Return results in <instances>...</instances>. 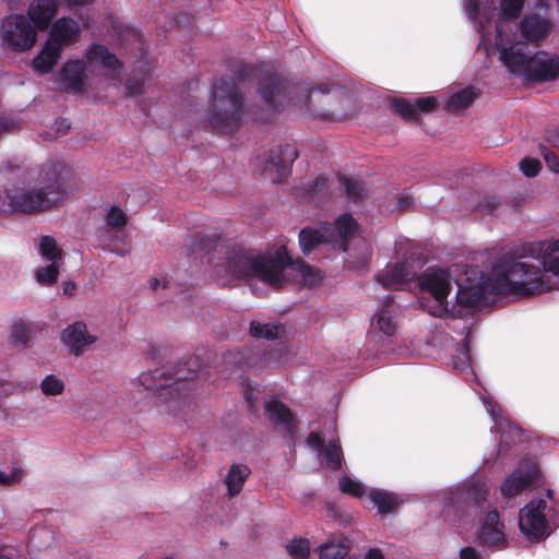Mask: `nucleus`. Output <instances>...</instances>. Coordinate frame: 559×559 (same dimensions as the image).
Wrapping results in <instances>:
<instances>
[{"label": "nucleus", "mask_w": 559, "mask_h": 559, "mask_svg": "<svg viewBox=\"0 0 559 559\" xmlns=\"http://www.w3.org/2000/svg\"><path fill=\"white\" fill-rule=\"evenodd\" d=\"M246 112L243 93L235 81L221 80L211 93L209 122L217 132L231 133L240 128Z\"/></svg>", "instance_id": "obj_4"}, {"label": "nucleus", "mask_w": 559, "mask_h": 559, "mask_svg": "<svg viewBox=\"0 0 559 559\" xmlns=\"http://www.w3.org/2000/svg\"><path fill=\"white\" fill-rule=\"evenodd\" d=\"M546 507V501L538 499L530 502L520 512V530L523 535L532 542H538L547 534V525L544 513Z\"/></svg>", "instance_id": "obj_11"}, {"label": "nucleus", "mask_w": 559, "mask_h": 559, "mask_svg": "<svg viewBox=\"0 0 559 559\" xmlns=\"http://www.w3.org/2000/svg\"><path fill=\"white\" fill-rule=\"evenodd\" d=\"M532 55L521 44L500 49L499 59L510 73L525 80Z\"/></svg>", "instance_id": "obj_15"}, {"label": "nucleus", "mask_w": 559, "mask_h": 559, "mask_svg": "<svg viewBox=\"0 0 559 559\" xmlns=\"http://www.w3.org/2000/svg\"><path fill=\"white\" fill-rule=\"evenodd\" d=\"M453 276L445 269H428L418 277L421 290H426L435 298L437 310L435 316H442L449 312L447 297L451 290Z\"/></svg>", "instance_id": "obj_7"}, {"label": "nucleus", "mask_w": 559, "mask_h": 559, "mask_svg": "<svg viewBox=\"0 0 559 559\" xmlns=\"http://www.w3.org/2000/svg\"><path fill=\"white\" fill-rule=\"evenodd\" d=\"M126 88L128 95H142L144 93V81L142 79H130L126 84Z\"/></svg>", "instance_id": "obj_52"}, {"label": "nucleus", "mask_w": 559, "mask_h": 559, "mask_svg": "<svg viewBox=\"0 0 559 559\" xmlns=\"http://www.w3.org/2000/svg\"><path fill=\"white\" fill-rule=\"evenodd\" d=\"M32 338L33 331L25 322L19 321L12 324L9 335V342L11 345L16 347L26 346Z\"/></svg>", "instance_id": "obj_35"}, {"label": "nucleus", "mask_w": 559, "mask_h": 559, "mask_svg": "<svg viewBox=\"0 0 559 559\" xmlns=\"http://www.w3.org/2000/svg\"><path fill=\"white\" fill-rule=\"evenodd\" d=\"M547 139L554 147L559 150V130L550 132Z\"/></svg>", "instance_id": "obj_61"}, {"label": "nucleus", "mask_w": 559, "mask_h": 559, "mask_svg": "<svg viewBox=\"0 0 559 559\" xmlns=\"http://www.w3.org/2000/svg\"><path fill=\"white\" fill-rule=\"evenodd\" d=\"M372 324L376 325L379 331L389 336L393 335L396 331V322L386 309H383L376 314Z\"/></svg>", "instance_id": "obj_40"}, {"label": "nucleus", "mask_w": 559, "mask_h": 559, "mask_svg": "<svg viewBox=\"0 0 559 559\" xmlns=\"http://www.w3.org/2000/svg\"><path fill=\"white\" fill-rule=\"evenodd\" d=\"M457 292L455 300L464 307H477L480 305L484 296V286L478 283L476 285H461L457 283Z\"/></svg>", "instance_id": "obj_28"}, {"label": "nucleus", "mask_w": 559, "mask_h": 559, "mask_svg": "<svg viewBox=\"0 0 559 559\" xmlns=\"http://www.w3.org/2000/svg\"><path fill=\"white\" fill-rule=\"evenodd\" d=\"M249 474L250 469L246 465L233 464L230 466L225 477V485L229 497H235L241 491Z\"/></svg>", "instance_id": "obj_27"}, {"label": "nucleus", "mask_w": 559, "mask_h": 559, "mask_svg": "<svg viewBox=\"0 0 559 559\" xmlns=\"http://www.w3.org/2000/svg\"><path fill=\"white\" fill-rule=\"evenodd\" d=\"M520 258H532L543 266V271L559 282V239H546L522 245Z\"/></svg>", "instance_id": "obj_8"}, {"label": "nucleus", "mask_w": 559, "mask_h": 559, "mask_svg": "<svg viewBox=\"0 0 559 559\" xmlns=\"http://www.w3.org/2000/svg\"><path fill=\"white\" fill-rule=\"evenodd\" d=\"M297 156L296 150L288 144L271 148L261 159V175L270 182H281L288 175L289 166Z\"/></svg>", "instance_id": "obj_10"}, {"label": "nucleus", "mask_w": 559, "mask_h": 559, "mask_svg": "<svg viewBox=\"0 0 559 559\" xmlns=\"http://www.w3.org/2000/svg\"><path fill=\"white\" fill-rule=\"evenodd\" d=\"M23 474L21 467H12L9 474L0 471V486L9 487L19 484L22 480Z\"/></svg>", "instance_id": "obj_48"}, {"label": "nucleus", "mask_w": 559, "mask_h": 559, "mask_svg": "<svg viewBox=\"0 0 559 559\" xmlns=\"http://www.w3.org/2000/svg\"><path fill=\"white\" fill-rule=\"evenodd\" d=\"M63 263L49 262L46 266H39L35 272V278L40 285L50 286L57 283L59 270Z\"/></svg>", "instance_id": "obj_39"}, {"label": "nucleus", "mask_w": 559, "mask_h": 559, "mask_svg": "<svg viewBox=\"0 0 559 559\" xmlns=\"http://www.w3.org/2000/svg\"><path fill=\"white\" fill-rule=\"evenodd\" d=\"M350 546L347 538L338 542L331 539L318 547L320 559H344L349 552Z\"/></svg>", "instance_id": "obj_30"}, {"label": "nucleus", "mask_w": 559, "mask_h": 559, "mask_svg": "<svg viewBox=\"0 0 559 559\" xmlns=\"http://www.w3.org/2000/svg\"><path fill=\"white\" fill-rule=\"evenodd\" d=\"M524 0H501V15L513 19L519 15Z\"/></svg>", "instance_id": "obj_47"}, {"label": "nucleus", "mask_w": 559, "mask_h": 559, "mask_svg": "<svg viewBox=\"0 0 559 559\" xmlns=\"http://www.w3.org/2000/svg\"><path fill=\"white\" fill-rule=\"evenodd\" d=\"M293 105L296 107H307L309 111L313 115L314 118H321V119H340L346 116V112L343 109L338 108H329V109H318V108H310L309 105V91L304 94L301 97L295 95L292 96Z\"/></svg>", "instance_id": "obj_31"}, {"label": "nucleus", "mask_w": 559, "mask_h": 559, "mask_svg": "<svg viewBox=\"0 0 559 559\" xmlns=\"http://www.w3.org/2000/svg\"><path fill=\"white\" fill-rule=\"evenodd\" d=\"M521 440V430L514 425L508 427L501 433V441L499 443L498 452L506 453L512 444Z\"/></svg>", "instance_id": "obj_41"}, {"label": "nucleus", "mask_w": 559, "mask_h": 559, "mask_svg": "<svg viewBox=\"0 0 559 559\" xmlns=\"http://www.w3.org/2000/svg\"><path fill=\"white\" fill-rule=\"evenodd\" d=\"M324 465L333 471L342 467L343 452L341 445L336 441H330L321 450Z\"/></svg>", "instance_id": "obj_34"}, {"label": "nucleus", "mask_w": 559, "mask_h": 559, "mask_svg": "<svg viewBox=\"0 0 559 559\" xmlns=\"http://www.w3.org/2000/svg\"><path fill=\"white\" fill-rule=\"evenodd\" d=\"M80 34L81 27L76 21L70 17H61L51 25L47 41L62 52L64 47L72 45L80 38Z\"/></svg>", "instance_id": "obj_14"}, {"label": "nucleus", "mask_w": 559, "mask_h": 559, "mask_svg": "<svg viewBox=\"0 0 559 559\" xmlns=\"http://www.w3.org/2000/svg\"><path fill=\"white\" fill-rule=\"evenodd\" d=\"M165 374L163 372H158L156 376V372H144L140 374L139 382L141 385H143L147 390H159L164 389L166 386H169L167 383L162 382V378Z\"/></svg>", "instance_id": "obj_45"}, {"label": "nucleus", "mask_w": 559, "mask_h": 559, "mask_svg": "<svg viewBox=\"0 0 559 559\" xmlns=\"http://www.w3.org/2000/svg\"><path fill=\"white\" fill-rule=\"evenodd\" d=\"M82 60H70L62 68V86L66 91L81 93L85 90L87 73Z\"/></svg>", "instance_id": "obj_22"}, {"label": "nucleus", "mask_w": 559, "mask_h": 559, "mask_svg": "<svg viewBox=\"0 0 559 559\" xmlns=\"http://www.w3.org/2000/svg\"><path fill=\"white\" fill-rule=\"evenodd\" d=\"M243 396L248 404V408L251 412H255V401L258 400V393L259 390L257 389V385H253L251 382H243Z\"/></svg>", "instance_id": "obj_49"}, {"label": "nucleus", "mask_w": 559, "mask_h": 559, "mask_svg": "<svg viewBox=\"0 0 559 559\" xmlns=\"http://www.w3.org/2000/svg\"><path fill=\"white\" fill-rule=\"evenodd\" d=\"M287 249L280 246L274 252L263 254L253 250L236 248L228 257L227 272L238 280L258 278L273 288H282L286 284L285 264Z\"/></svg>", "instance_id": "obj_2"}, {"label": "nucleus", "mask_w": 559, "mask_h": 559, "mask_svg": "<svg viewBox=\"0 0 559 559\" xmlns=\"http://www.w3.org/2000/svg\"><path fill=\"white\" fill-rule=\"evenodd\" d=\"M415 277V272L405 263L389 266L384 273L377 276L379 283L385 288L399 289Z\"/></svg>", "instance_id": "obj_23"}, {"label": "nucleus", "mask_w": 559, "mask_h": 559, "mask_svg": "<svg viewBox=\"0 0 559 559\" xmlns=\"http://www.w3.org/2000/svg\"><path fill=\"white\" fill-rule=\"evenodd\" d=\"M533 480L534 476L532 474L514 472L501 485V493L504 497H514L530 486Z\"/></svg>", "instance_id": "obj_29"}, {"label": "nucleus", "mask_w": 559, "mask_h": 559, "mask_svg": "<svg viewBox=\"0 0 559 559\" xmlns=\"http://www.w3.org/2000/svg\"><path fill=\"white\" fill-rule=\"evenodd\" d=\"M109 251L110 252H114L120 257H123L126 254H128L130 252V247L128 245H126L123 248H109Z\"/></svg>", "instance_id": "obj_64"}, {"label": "nucleus", "mask_w": 559, "mask_h": 559, "mask_svg": "<svg viewBox=\"0 0 559 559\" xmlns=\"http://www.w3.org/2000/svg\"><path fill=\"white\" fill-rule=\"evenodd\" d=\"M365 559H384V557L379 548H372L366 554Z\"/></svg>", "instance_id": "obj_60"}, {"label": "nucleus", "mask_w": 559, "mask_h": 559, "mask_svg": "<svg viewBox=\"0 0 559 559\" xmlns=\"http://www.w3.org/2000/svg\"><path fill=\"white\" fill-rule=\"evenodd\" d=\"M40 388L45 395H59L63 392L64 384L60 379L50 374L41 381Z\"/></svg>", "instance_id": "obj_46"}, {"label": "nucleus", "mask_w": 559, "mask_h": 559, "mask_svg": "<svg viewBox=\"0 0 559 559\" xmlns=\"http://www.w3.org/2000/svg\"><path fill=\"white\" fill-rule=\"evenodd\" d=\"M308 444L316 450L323 449V439L319 432L312 431L308 436Z\"/></svg>", "instance_id": "obj_56"}, {"label": "nucleus", "mask_w": 559, "mask_h": 559, "mask_svg": "<svg viewBox=\"0 0 559 559\" xmlns=\"http://www.w3.org/2000/svg\"><path fill=\"white\" fill-rule=\"evenodd\" d=\"M38 252L46 262L63 263L62 249L58 247L56 239L50 236L39 238Z\"/></svg>", "instance_id": "obj_32"}, {"label": "nucleus", "mask_w": 559, "mask_h": 559, "mask_svg": "<svg viewBox=\"0 0 559 559\" xmlns=\"http://www.w3.org/2000/svg\"><path fill=\"white\" fill-rule=\"evenodd\" d=\"M414 203V200L411 197H401L399 199V207L400 209H407Z\"/></svg>", "instance_id": "obj_63"}, {"label": "nucleus", "mask_w": 559, "mask_h": 559, "mask_svg": "<svg viewBox=\"0 0 559 559\" xmlns=\"http://www.w3.org/2000/svg\"><path fill=\"white\" fill-rule=\"evenodd\" d=\"M559 76V58L550 56L545 51H537L532 55L525 81L547 82Z\"/></svg>", "instance_id": "obj_13"}, {"label": "nucleus", "mask_w": 559, "mask_h": 559, "mask_svg": "<svg viewBox=\"0 0 559 559\" xmlns=\"http://www.w3.org/2000/svg\"><path fill=\"white\" fill-rule=\"evenodd\" d=\"M358 224L349 214L341 215L333 225L319 228H302L299 245L304 254H309L321 243H331L335 249L346 251L347 242L357 233Z\"/></svg>", "instance_id": "obj_5"}, {"label": "nucleus", "mask_w": 559, "mask_h": 559, "mask_svg": "<svg viewBox=\"0 0 559 559\" xmlns=\"http://www.w3.org/2000/svg\"><path fill=\"white\" fill-rule=\"evenodd\" d=\"M36 36L37 29L23 14H12L2 21V43L13 51L21 52L31 49L35 45Z\"/></svg>", "instance_id": "obj_6"}, {"label": "nucleus", "mask_w": 559, "mask_h": 559, "mask_svg": "<svg viewBox=\"0 0 559 559\" xmlns=\"http://www.w3.org/2000/svg\"><path fill=\"white\" fill-rule=\"evenodd\" d=\"M487 497L488 487L486 483L476 476L467 478L453 493V500L455 502L463 501L479 507L481 502L487 500Z\"/></svg>", "instance_id": "obj_19"}, {"label": "nucleus", "mask_w": 559, "mask_h": 559, "mask_svg": "<svg viewBox=\"0 0 559 559\" xmlns=\"http://www.w3.org/2000/svg\"><path fill=\"white\" fill-rule=\"evenodd\" d=\"M58 8V0H34L28 7L27 19L37 31L46 29L56 16Z\"/></svg>", "instance_id": "obj_21"}, {"label": "nucleus", "mask_w": 559, "mask_h": 559, "mask_svg": "<svg viewBox=\"0 0 559 559\" xmlns=\"http://www.w3.org/2000/svg\"><path fill=\"white\" fill-rule=\"evenodd\" d=\"M64 165L46 163L34 178V185L7 193L8 205L12 212L37 214L52 209L67 197L64 185Z\"/></svg>", "instance_id": "obj_1"}, {"label": "nucleus", "mask_w": 559, "mask_h": 559, "mask_svg": "<svg viewBox=\"0 0 559 559\" xmlns=\"http://www.w3.org/2000/svg\"><path fill=\"white\" fill-rule=\"evenodd\" d=\"M437 106L433 96L420 97L414 100L394 98L390 102L391 109L407 120H416L419 112H430Z\"/></svg>", "instance_id": "obj_17"}, {"label": "nucleus", "mask_w": 559, "mask_h": 559, "mask_svg": "<svg viewBox=\"0 0 559 559\" xmlns=\"http://www.w3.org/2000/svg\"><path fill=\"white\" fill-rule=\"evenodd\" d=\"M338 485H340V490L343 493L355 497V498H359V497L364 496V493L366 491L365 487L360 483L352 479L350 477H348L346 475L342 476L340 478Z\"/></svg>", "instance_id": "obj_42"}, {"label": "nucleus", "mask_w": 559, "mask_h": 559, "mask_svg": "<svg viewBox=\"0 0 559 559\" xmlns=\"http://www.w3.org/2000/svg\"><path fill=\"white\" fill-rule=\"evenodd\" d=\"M542 150L544 159L549 169L554 173H559V157L557 156V154H555L551 151H548L545 147H542Z\"/></svg>", "instance_id": "obj_54"}, {"label": "nucleus", "mask_w": 559, "mask_h": 559, "mask_svg": "<svg viewBox=\"0 0 559 559\" xmlns=\"http://www.w3.org/2000/svg\"><path fill=\"white\" fill-rule=\"evenodd\" d=\"M540 163L535 158L526 157L521 160L520 169L526 177H535L540 170Z\"/></svg>", "instance_id": "obj_51"}, {"label": "nucleus", "mask_w": 559, "mask_h": 559, "mask_svg": "<svg viewBox=\"0 0 559 559\" xmlns=\"http://www.w3.org/2000/svg\"><path fill=\"white\" fill-rule=\"evenodd\" d=\"M460 559H484V555L475 547L467 546L460 550Z\"/></svg>", "instance_id": "obj_55"}, {"label": "nucleus", "mask_w": 559, "mask_h": 559, "mask_svg": "<svg viewBox=\"0 0 559 559\" xmlns=\"http://www.w3.org/2000/svg\"><path fill=\"white\" fill-rule=\"evenodd\" d=\"M76 289V286L73 282H64L62 284V290L64 295L72 296Z\"/></svg>", "instance_id": "obj_62"}, {"label": "nucleus", "mask_w": 559, "mask_h": 559, "mask_svg": "<svg viewBox=\"0 0 559 559\" xmlns=\"http://www.w3.org/2000/svg\"><path fill=\"white\" fill-rule=\"evenodd\" d=\"M340 182L344 187L347 198L354 202L364 200L368 194L366 185L355 178L340 176Z\"/></svg>", "instance_id": "obj_33"}, {"label": "nucleus", "mask_w": 559, "mask_h": 559, "mask_svg": "<svg viewBox=\"0 0 559 559\" xmlns=\"http://www.w3.org/2000/svg\"><path fill=\"white\" fill-rule=\"evenodd\" d=\"M19 129L17 122L9 115L0 114V135Z\"/></svg>", "instance_id": "obj_53"}, {"label": "nucleus", "mask_w": 559, "mask_h": 559, "mask_svg": "<svg viewBox=\"0 0 559 559\" xmlns=\"http://www.w3.org/2000/svg\"><path fill=\"white\" fill-rule=\"evenodd\" d=\"M370 500L377 506L380 513H390L399 506L397 497L384 491H371Z\"/></svg>", "instance_id": "obj_36"}, {"label": "nucleus", "mask_w": 559, "mask_h": 559, "mask_svg": "<svg viewBox=\"0 0 559 559\" xmlns=\"http://www.w3.org/2000/svg\"><path fill=\"white\" fill-rule=\"evenodd\" d=\"M85 57L91 71H117L121 67L117 57L103 45H92L86 50Z\"/></svg>", "instance_id": "obj_20"}, {"label": "nucleus", "mask_w": 559, "mask_h": 559, "mask_svg": "<svg viewBox=\"0 0 559 559\" xmlns=\"http://www.w3.org/2000/svg\"><path fill=\"white\" fill-rule=\"evenodd\" d=\"M194 377V371L189 369L187 372H185L183 370L181 369H178L174 374H173V378L175 380V382H180V381H185V380H189V379H193Z\"/></svg>", "instance_id": "obj_57"}, {"label": "nucleus", "mask_w": 559, "mask_h": 559, "mask_svg": "<svg viewBox=\"0 0 559 559\" xmlns=\"http://www.w3.org/2000/svg\"><path fill=\"white\" fill-rule=\"evenodd\" d=\"M57 132L66 134L70 129V123L66 119H58L55 121Z\"/></svg>", "instance_id": "obj_58"}, {"label": "nucleus", "mask_w": 559, "mask_h": 559, "mask_svg": "<svg viewBox=\"0 0 559 559\" xmlns=\"http://www.w3.org/2000/svg\"><path fill=\"white\" fill-rule=\"evenodd\" d=\"M476 96V90L471 86L453 94L449 98L447 106L451 110L464 109L472 105Z\"/></svg>", "instance_id": "obj_37"}, {"label": "nucleus", "mask_w": 559, "mask_h": 559, "mask_svg": "<svg viewBox=\"0 0 559 559\" xmlns=\"http://www.w3.org/2000/svg\"><path fill=\"white\" fill-rule=\"evenodd\" d=\"M326 187V179L322 176L316 178L313 185L309 187V191H321Z\"/></svg>", "instance_id": "obj_59"}, {"label": "nucleus", "mask_w": 559, "mask_h": 559, "mask_svg": "<svg viewBox=\"0 0 559 559\" xmlns=\"http://www.w3.org/2000/svg\"><path fill=\"white\" fill-rule=\"evenodd\" d=\"M287 259L285 264L286 284L289 281L288 272L293 273L295 281L302 287L314 288L321 283L323 276L319 269L309 265L301 259L293 261L288 254Z\"/></svg>", "instance_id": "obj_18"}, {"label": "nucleus", "mask_w": 559, "mask_h": 559, "mask_svg": "<svg viewBox=\"0 0 559 559\" xmlns=\"http://www.w3.org/2000/svg\"><path fill=\"white\" fill-rule=\"evenodd\" d=\"M281 325L251 321L250 335L255 338L275 340L280 337Z\"/></svg>", "instance_id": "obj_38"}, {"label": "nucleus", "mask_w": 559, "mask_h": 559, "mask_svg": "<svg viewBox=\"0 0 559 559\" xmlns=\"http://www.w3.org/2000/svg\"><path fill=\"white\" fill-rule=\"evenodd\" d=\"M500 203L501 202L497 197L486 195L479 201L477 209L481 213L491 214L499 207Z\"/></svg>", "instance_id": "obj_50"}, {"label": "nucleus", "mask_w": 559, "mask_h": 559, "mask_svg": "<svg viewBox=\"0 0 559 559\" xmlns=\"http://www.w3.org/2000/svg\"><path fill=\"white\" fill-rule=\"evenodd\" d=\"M61 341L69 347L70 353L78 357L86 347L93 345L97 337L88 333L84 322L78 321L63 330Z\"/></svg>", "instance_id": "obj_16"}, {"label": "nucleus", "mask_w": 559, "mask_h": 559, "mask_svg": "<svg viewBox=\"0 0 559 559\" xmlns=\"http://www.w3.org/2000/svg\"><path fill=\"white\" fill-rule=\"evenodd\" d=\"M287 552L296 558H307L310 554V543L307 538H295L286 545Z\"/></svg>", "instance_id": "obj_43"}, {"label": "nucleus", "mask_w": 559, "mask_h": 559, "mask_svg": "<svg viewBox=\"0 0 559 559\" xmlns=\"http://www.w3.org/2000/svg\"><path fill=\"white\" fill-rule=\"evenodd\" d=\"M477 539L488 548L500 549L507 546L504 524L500 521L496 510L488 512L481 520L477 531Z\"/></svg>", "instance_id": "obj_12"}, {"label": "nucleus", "mask_w": 559, "mask_h": 559, "mask_svg": "<svg viewBox=\"0 0 559 559\" xmlns=\"http://www.w3.org/2000/svg\"><path fill=\"white\" fill-rule=\"evenodd\" d=\"M550 28L549 22L537 14L526 15L521 22L522 35L527 40H538L545 37Z\"/></svg>", "instance_id": "obj_24"}, {"label": "nucleus", "mask_w": 559, "mask_h": 559, "mask_svg": "<svg viewBox=\"0 0 559 559\" xmlns=\"http://www.w3.org/2000/svg\"><path fill=\"white\" fill-rule=\"evenodd\" d=\"M105 219L107 226L115 229H121L128 224V215L119 206H111Z\"/></svg>", "instance_id": "obj_44"}, {"label": "nucleus", "mask_w": 559, "mask_h": 559, "mask_svg": "<svg viewBox=\"0 0 559 559\" xmlns=\"http://www.w3.org/2000/svg\"><path fill=\"white\" fill-rule=\"evenodd\" d=\"M521 252L515 258L502 257L493 267L497 286L520 296H532L551 289H559V282L538 266L521 261Z\"/></svg>", "instance_id": "obj_3"}, {"label": "nucleus", "mask_w": 559, "mask_h": 559, "mask_svg": "<svg viewBox=\"0 0 559 559\" xmlns=\"http://www.w3.org/2000/svg\"><path fill=\"white\" fill-rule=\"evenodd\" d=\"M61 56V51L46 40L39 53L33 59V68L40 74L49 73Z\"/></svg>", "instance_id": "obj_26"}, {"label": "nucleus", "mask_w": 559, "mask_h": 559, "mask_svg": "<svg viewBox=\"0 0 559 559\" xmlns=\"http://www.w3.org/2000/svg\"><path fill=\"white\" fill-rule=\"evenodd\" d=\"M260 100L263 103L261 111H252L253 116L263 122H269L281 111L286 98V87L278 78L264 79L258 90Z\"/></svg>", "instance_id": "obj_9"}, {"label": "nucleus", "mask_w": 559, "mask_h": 559, "mask_svg": "<svg viewBox=\"0 0 559 559\" xmlns=\"http://www.w3.org/2000/svg\"><path fill=\"white\" fill-rule=\"evenodd\" d=\"M264 408L271 423L282 426L288 432L293 431L294 416L283 403L271 401L265 404Z\"/></svg>", "instance_id": "obj_25"}]
</instances>
